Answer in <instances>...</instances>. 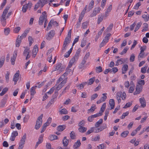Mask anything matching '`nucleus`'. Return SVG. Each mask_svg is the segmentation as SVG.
Returning a JSON list of instances; mask_svg holds the SVG:
<instances>
[{"label": "nucleus", "instance_id": "nucleus-4", "mask_svg": "<svg viewBox=\"0 0 149 149\" xmlns=\"http://www.w3.org/2000/svg\"><path fill=\"white\" fill-rule=\"evenodd\" d=\"M55 34V31L54 30L50 31L46 36V39L49 40H51L54 36Z\"/></svg>", "mask_w": 149, "mask_h": 149}, {"label": "nucleus", "instance_id": "nucleus-15", "mask_svg": "<svg viewBox=\"0 0 149 149\" xmlns=\"http://www.w3.org/2000/svg\"><path fill=\"white\" fill-rule=\"evenodd\" d=\"M109 104L111 107V108L110 110H111L113 109L115 107V102L114 99H111L109 102Z\"/></svg>", "mask_w": 149, "mask_h": 149}, {"label": "nucleus", "instance_id": "nucleus-36", "mask_svg": "<svg viewBox=\"0 0 149 149\" xmlns=\"http://www.w3.org/2000/svg\"><path fill=\"white\" fill-rule=\"evenodd\" d=\"M88 22H87V21L83 22L82 24V28L83 29H86L88 26Z\"/></svg>", "mask_w": 149, "mask_h": 149}, {"label": "nucleus", "instance_id": "nucleus-58", "mask_svg": "<svg viewBox=\"0 0 149 149\" xmlns=\"http://www.w3.org/2000/svg\"><path fill=\"white\" fill-rule=\"evenodd\" d=\"M10 32V30L9 28L5 29L4 30V33L6 35H8Z\"/></svg>", "mask_w": 149, "mask_h": 149}, {"label": "nucleus", "instance_id": "nucleus-59", "mask_svg": "<svg viewBox=\"0 0 149 149\" xmlns=\"http://www.w3.org/2000/svg\"><path fill=\"white\" fill-rule=\"evenodd\" d=\"M94 128L93 127H91L89 130L86 133V135H89L91 133L93 132Z\"/></svg>", "mask_w": 149, "mask_h": 149}, {"label": "nucleus", "instance_id": "nucleus-52", "mask_svg": "<svg viewBox=\"0 0 149 149\" xmlns=\"http://www.w3.org/2000/svg\"><path fill=\"white\" fill-rule=\"evenodd\" d=\"M52 20H51L49 22L48 26L46 30L47 31L50 30L51 29L52 26Z\"/></svg>", "mask_w": 149, "mask_h": 149}, {"label": "nucleus", "instance_id": "nucleus-40", "mask_svg": "<svg viewBox=\"0 0 149 149\" xmlns=\"http://www.w3.org/2000/svg\"><path fill=\"white\" fill-rule=\"evenodd\" d=\"M87 82H83L80 84H79L77 87H78V88L80 89H81L84 88V86L87 84Z\"/></svg>", "mask_w": 149, "mask_h": 149}, {"label": "nucleus", "instance_id": "nucleus-56", "mask_svg": "<svg viewBox=\"0 0 149 149\" xmlns=\"http://www.w3.org/2000/svg\"><path fill=\"white\" fill-rule=\"evenodd\" d=\"M129 114V112L128 111H126L125 113H123L122 116H121L120 118L122 119L124 118L125 117L127 116Z\"/></svg>", "mask_w": 149, "mask_h": 149}, {"label": "nucleus", "instance_id": "nucleus-24", "mask_svg": "<svg viewBox=\"0 0 149 149\" xmlns=\"http://www.w3.org/2000/svg\"><path fill=\"white\" fill-rule=\"evenodd\" d=\"M87 128L83 126L80 127L78 128L79 132L81 133L85 132L87 130Z\"/></svg>", "mask_w": 149, "mask_h": 149}, {"label": "nucleus", "instance_id": "nucleus-33", "mask_svg": "<svg viewBox=\"0 0 149 149\" xmlns=\"http://www.w3.org/2000/svg\"><path fill=\"white\" fill-rule=\"evenodd\" d=\"M106 106V103H104L102 104V107L101 108L100 110L99 111V112L101 113V114L102 115V113L104 112V110L105 109Z\"/></svg>", "mask_w": 149, "mask_h": 149}, {"label": "nucleus", "instance_id": "nucleus-6", "mask_svg": "<svg viewBox=\"0 0 149 149\" xmlns=\"http://www.w3.org/2000/svg\"><path fill=\"white\" fill-rule=\"evenodd\" d=\"M30 52V51L29 50V48L28 47L25 48V50L23 52V55L24 56H26V60H27L30 58V56L29 55Z\"/></svg>", "mask_w": 149, "mask_h": 149}, {"label": "nucleus", "instance_id": "nucleus-17", "mask_svg": "<svg viewBox=\"0 0 149 149\" xmlns=\"http://www.w3.org/2000/svg\"><path fill=\"white\" fill-rule=\"evenodd\" d=\"M81 145V143L80 140H78L76 142L74 143L73 146V148L74 149H77Z\"/></svg>", "mask_w": 149, "mask_h": 149}, {"label": "nucleus", "instance_id": "nucleus-63", "mask_svg": "<svg viewBox=\"0 0 149 149\" xmlns=\"http://www.w3.org/2000/svg\"><path fill=\"white\" fill-rule=\"evenodd\" d=\"M134 90V85L131 86L129 89V92L130 93H132Z\"/></svg>", "mask_w": 149, "mask_h": 149}, {"label": "nucleus", "instance_id": "nucleus-22", "mask_svg": "<svg viewBox=\"0 0 149 149\" xmlns=\"http://www.w3.org/2000/svg\"><path fill=\"white\" fill-rule=\"evenodd\" d=\"M22 40L21 38H19V36H18L16 42V47H18L19 46L22 41Z\"/></svg>", "mask_w": 149, "mask_h": 149}, {"label": "nucleus", "instance_id": "nucleus-48", "mask_svg": "<svg viewBox=\"0 0 149 149\" xmlns=\"http://www.w3.org/2000/svg\"><path fill=\"white\" fill-rule=\"evenodd\" d=\"M46 124L47 123H45L43 125V126L41 130V133H42V132H43L46 129L47 127L48 126Z\"/></svg>", "mask_w": 149, "mask_h": 149}, {"label": "nucleus", "instance_id": "nucleus-64", "mask_svg": "<svg viewBox=\"0 0 149 149\" xmlns=\"http://www.w3.org/2000/svg\"><path fill=\"white\" fill-rule=\"evenodd\" d=\"M138 84H139L138 85L142 86L145 84L144 81L142 80H139L138 82Z\"/></svg>", "mask_w": 149, "mask_h": 149}, {"label": "nucleus", "instance_id": "nucleus-53", "mask_svg": "<svg viewBox=\"0 0 149 149\" xmlns=\"http://www.w3.org/2000/svg\"><path fill=\"white\" fill-rule=\"evenodd\" d=\"M6 100H3L1 101V104L0 105V107H4L6 102Z\"/></svg>", "mask_w": 149, "mask_h": 149}, {"label": "nucleus", "instance_id": "nucleus-11", "mask_svg": "<svg viewBox=\"0 0 149 149\" xmlns=\"http://www.w3.org/2000/svg\"><path fill=\"white\" fill-rule=\"evenodd\" d=\"M38 51V48L37 45H35L34 47V48L32 50V56L33 58H35Z\"/></svg>", "mask_w": 149, "mask_h": 149}, {"label": "nucleus", "instance_id": "nucleus-57", "mask_svg": "<svg viewBox=\"0 0 149 149\" xmlns=\"http://www.w3.org/2000/svg\"><path fill=\"white\" fill-rule=\"evenodd\" d=\"M90 55V54L89 52H88L85 55V56H84L83 60L86 61L87 60L89 57Z\"/></svg>", "mask_w": 149, "mask_h": 149}, {"label": "nucleus", "instance_id": "nucleus-25", "mask_svg": "<svg viewBox=\"0 0 149 149\" xmlns=\"http://www.w3.org/2000/svg\"><path fill=\"white\" fill-rule=\"evenodd\" d=\"M48 0H40L38 2L40 4L41 8H42L44 5L47 4Z\"/></svg>", "mask_w": 149, "mask_h": 149}, {"label": "nucleus", "instance_id": "nucleus-54", "mask_svg": "<svg viewBox=\"0 0 149 149\" xmlns=\"http://www.w3.org/2000/svg\"><path fill=\"white\" fill-rule=\"evenodd\" d=\"M82 19H81V18H79L78 19V21L77 22L76 24V28H79L80 26V24H81V22L82 21Z\"/></svg>", "mask_w": 149, "mask_h": 149}, {"label": "nucleus", "instance_id": "nucleus-16", "mask_svg": "<svg viewBox=\"0 0 149 149\" xmlns=\"http://www.w3.org/2000/svg\"><path fill=\"white\" fill-rule=\"evenodd\" d=\"M93 127V128H94L93 132H94L95 133L99 132L100 131H102L105 128V127H102V126H101L100 127L97 128H96V127Z\"/></svg>", "mask_w": 149, "mask_h": 149}, {"label": "nucleus", "instance_id": "nucleus-47", "mask_svg": "<svg viewBox=\"0 0 149 149\" xmlns=\"http://www.w3.org/2000/svg\"><path fill=\"white\" fill-rule=\"evenodd\" d=\"M95 70L97 73L100 72L102 71V67L100 66L96 67Z\"/></svg>", "mask_w": 149, "mask_h": 149}, {"label": "nucleus", "instance_id": "nucleus-5", "mask_svg": "<svg viewBox=\"0 0 149 149\" xmlns=\"http://www.w3.org/2000/svg\"><path fill=\"white\" fill-rule=\"evenodd\" d=\"M65 68V66L62 65L61 63H58L56 65L55 70H59V71L62 72L64 70Z\"/></svg>", "mask_w": 149, "mask_h": 149}, {"label": "nucleus", "instance_id": "nucleus-32", "mask_svg": "<svg viewBox=\"0 0 149 149\" xmlns=\"http://www.w3.org/2000/svg\"><path fill=\"white\" fill-rule=\"evenodd\" d=\"M73 47H72L67 52H66L65 55L64 57L66 58L68 57L70 55V54L72 52Z\"/></svg>", "mask_w": 149, "mask_h": 149}, {"label": "nucleus", "instance_id": "nucleus-41", "mask_svg": "<svg viewBox=\"0 0 149 149\" xmlns=\"http://www.w3.org/2000/svg\"><path fill=\"white\" fill-rule=\"evenodd\" d=\"M58 137L57 136L54 135H51L49 136V139L51 141L57 139Z\"/></svg>", "mask_w": 149, "mask_h": 149}, {"label": "nucleus", "instance_id": "nucleus-45", "mask_svg": "<svg viewBox=\"0 0 149 149\" xmlns=\"http://www.w3.org/2000/svg\"><path fill=\"white\" fill-rule=\"evenodd\" d=\"M8 89L7 88H5L2 90L1 92L0 93V95L1 96H3L8 91Z\"/></svg>", "mask_w": 149, "mask_h": 149}, {"label": "nucleus", "instance_id": "nucleus-61", "mask_svg": "<svg viewBox=\"0 0 149 149\" xmlns=\"http://www.w3.org/2000/svg\"><path fill=\"white\" fill-rule=\"evenodd\" d=\"M135 56L134 54H132L130 57V60L131 62H133L135 59Z\"/></svg>", "mask_w": 149, "mask_h": 149}, {"label": "nucleus", "instance_id": "nucleus-46", "mask_svg": "<svg viewBox=\"0 0 149 149\" xmlns=\"http://www.w3.org/2000/svg\"><path fill=\"white\" fill-rule=\"evenodd\" d=\"M103 17L102 15H99L97 23L99 24L101 22H102L103 19Z\"/></svg>", "mask_w": 149, "mask_h": 149}, {"label": "nucleus", "instance_id": "nucleus-29", "mask_svg": "<svg viewBox=\"0 0 149 149\" xmlns=\"http://www.w3.org/2000/svg\"><path fill=\"white\" fill-rule=\"evenodd\" d=\"M94 5V1L91 0L88 5V11H90L93 8Z\"/></svg>", "mask_w": 149, "mask_h": 149}, {"label": "nucleus", "instance_id": "nucleus-13", "mask_svg": "<svg viewBox=\"0 0 149 149\" xmlns=\"http://www.w3.org/2000/svg\"><path fill=\"white\" fill-rule=\"evenodd\" d=\"M139 102L141 104L142 107L144 108L146 106V102L145 100L144 97L140 98Z\"/></svg>", "mask_w": 149, "mask_h": 149}, {"label": "nucleus", "instance_id": "nucleus-18", "mask_svg": "<svg viewBox=\"0 0 149 149\" xmlns=\"http://www.w3.org/2000/svg\"><path fill=\"white\" fill-rule=\"evenodd\" d=\"M128 69V66L127 64H125L122 68V73L123 74H125Z\"/></svg>", "mask_w": 149, "mask_h": 149}, {"label": "nucleus", "instance_id": "nucleus-30", "mask_svg": "<svg viewBox=\"0 0 149 149\" xmlns=\"http://www.w3.org/2000/svg\"><path fill=\"white\" fill-rule=\"evenodd\" d=\"M5 59L4 56H1L0 58V68H1L4 64Z\"/></svg>", "mask_w": 149, "mask_h": 149}, {"label": "nucleus", "instance_id": "nucleus-8", "mask_svg": "<svg viewBox=\"0 0 149 149\" xmlns=\"http://www.w3.org/2000/svg\"><path fill=\"white\" fill-rule=\"evenodd\" d=\"M143 88V86L139 85H137L136 87V91L134 93V95L139 94L141 92Z\"/></svg>", "mask_w": 149, "mask_h": 149}, {"label": "nucleus", "instance_id": "nucleus-55", "mask_svg": "<svg viewBox=\"0 0 149 149\" xmlns=\"http://www.w3.org/2000/svg\"><path fill=\"white\" fill-rule=\"evenodd\" d=\"M28 40L29 42V45L31 46L33 42V40L31 36H29Z\"/></svg>", "mask_w": 149, "mask_h": 149}, {"label": "nucleus", "instance_id": "nucleus-20", "mask_svg": "<svg viewBox=\"0 0 149 149\" xmlns=\"http://www.w3.org/2000/svg\"><path fill=\"white\" fill-rule=\"evenodd\" d=\"M69 43L64 41L62 50V52H65Z\"/></svg>", "mask_w": 149, "mask_h": 149}, {"label": "nucleus", "instance_id": "nucleus-3", "mask_svg": "<svg viewBox=\"0 0 149 149\" xmlns=\"http://www.w3.org/2000/svg\"><path fill=\"white\" fill-rule=\"evenodd\" d=\"M46 14V12L45 11H44L42 13V15L39 18L38 23L39 25H42L43 24V22L45 20L46 18H47V16L45 15Z\"/></svg>", "mask_w": 149, "mask_h": 149}, {"label": "nucleus", "instance_id": "nucleus-10", "mask_svg": "<svg viewBox=\"0 0 149 149\" xmlns=\"http://www.w3.org/2000/svg\"><path fill=\"white\" fill-rule=\"evenodd\" d=\"M17 51H15L14 52L13 54V57L11 58V64L14 65L15 64V61L17 56Z\"/></svg>", "mask_w": 149, "mask_h": 149}, {"label": "nucleus", "instance_id": "nucleus-21", "mask_svg": "<svg viewBox=\"0 0 149 149\" xmlns=\"http://www.w3.org/2000/svg\"><path fill=\"white\" fill-rule=\"evenodd\" d=\"M65 126L64 125H59L57 127V130L58 131H62L65 128Z\"/></svg>", "mask_w": 149, "mask_h": 149}, {"label": "nucleus", "instance_id": "nucleus-44", "mask_svg": "<svg viewBox=\"0 0 149 149\" xmlns=\"http://www.w3.org/2000/svg\"><path fill=\"white\" fill-rule=\"evenodd\" d=\"M142 24V23L141 22H139L137 24L134 30L135 32L137 31L140 28Z\"/></svg>", "mask_w": 149, "mask_h": 149}, {"label": "nucleus", "instance_id": "nucleus-34", "mask_svg": "<svg viewBox=\"0 0 149 149\" xmlns=\"http://www.w3.org/2000/svg\"><path fill=\"white\" fill-rule=\"evenodd\" d=\"M142 17L143 19L145 22H147L149 19V15L144 14L142 15Z\"/></svg>", "mask_w": 149, "mask_h": 149}, {"label": "nucleus", "instance_id": "nucleus-60", "mask_svg": "<svg viewBox=\"0 0 149 149\" xmlns=\"http://www.w3.org/2000/svg\"><path fill=\"white\" fill-rule=\"evenodd\" d=\"M141 2H139L137 3L134 6V9L136 10L138 9L139 6H140L141 5Z\"/></svg>", "mask_w": 149, "mask_h": 149}, {"label": "nucleus", "instance_id": "nucleus-9", "mask_svg": "<svg viewBox=\"0 0 149 149\" xmlns=\"http://www.w3.org/2000/svg\"><path fill=\"white\" fill-rule=\"evenodd\" d=\"M10 7V6H6V8L3 12L1 18H2L3 19H6V15Z\"/></svg>", "mask_w": 149, "mask_h": 149}, {"label": "nucleus", "instance_id": "nucleus-28", "mask_svg": "<svg viewBox=\"0 0 149 149\" xmlns=\"http://www.w3.org/2000/svg\"><path fill=\"white\" fill-rule=\"evenodd\" d=\"M26 139V133H25L22 137L19 143L24 144Z\"/></svg>", "mask_w": 149, "mask_h": 149}, {"label": "nucleus", "instance_id": "nucleus-14", "mask_svg": "<svg viewBox=\"0 0 149 149\" xmlns=\"http://www.w3.org/2000/svg\"><path fill=\"white\" fill-rule=\"evenodd\" d=\"M122 95V92L121 91L118 92L116 93V98L118 103L121 102V97Z\"/></svg>", "mask_w": 149, "mask_h": 149}, {"label": "nucleus", "instance_id": "nucleus-49", "mask_svg": "<svg viewBox=\"0 0 149 149\" xmlns=\"http://www.w3.org/2000/svg\"><path fill=\"white\" fill-rule=\"evenodd\" d=\"M70 137L72 139H76V136L74 131H72L70 133Z\"/></svg>", "mask_w": 149, "mask_h": 149}, {"label": "nucleus", "instance_id": "nucleus-43", "mask_svg": "<svg viewBox=\"0 0 149 149\" xmlns=\"http://www.w3.org/2000/svg\"><path fill=\"white\" fill-rule=\"evenodd\" d=\"M80 50L79 49H78L77 51L74 56L73 57L77 60L78 58L79 55L80 53Z\"/></svg>", "mask_w": 149, "mask_h": 149}, {"label": "nucleus", "instance_id": "nucleus-26", "mask_svg": "<svg viewBox=\"0 0 149 149\" xmlns=\"http://www.w3.org/2000/svg\"><path fill=\"white\" fill-rule=\"evenodd\" d=\"M103 122V119L102 118L100 119L97 122H96L95 124V126L96 127H98L100 126Z\"/></svg>", "mask_w": 149, "mask_h": 149}, {"label": "nucleus", "instance_id": "nucleus-62", "mask_svg": "<svg viewBox=\"0 0 149 149\" xmlns=\"http://www.w3.org/2000/svg\"><path fill=\"white\" fill-rule=\"evenodd\" d=\"M148 68V66H146L141 68V72L143 73H145L146 72V69Z\"/></svg>", "mask_w": 149, "mask_h": 149}, {"label": "nucleus", "instance_id": "nucleus-51", "mask_svg": "<svg viewBox=\"0 0 149 149\" xmlns=\"http://www.w3.org/2000/svg\"><path fill=\"white\" fill-rule=\"evenodd\" d=\"M144 54V52H140V53L139 54L138 57V60H139V61H140L141 58H143Z\"/></svg>", "mask_w": 149, "mask_h": 149}, {"label": "nucleus", "instance_id": "nucleus-23", "mask_svg": "<svg viewBox=\"0 0 149 149\" xmlns=\"http://www.w3.org/2000/svg\"><path fill=\"white\" fill-rule=\"evenodd\" d=\"M96 109V106L95 104H93L90 109L88 110V113L90 112H93Z\"/></svg>", "mask_w": 149, "mask_h": 149}, {"label": "nucleus", "instance_id": "nucleus-2", "mask_svg": "<svg viewBox=\"0 0 149 149\" xmlns=\"http://www.w3.org/2000/svg\"><path fill=\"white\" fill-rule=\"evenodd\" d=\"M111 36V34L110 33L107 34L106 36L104 37L100 45V47H102L104 46L108 42L109 40V38Z\"/></svg>", "mask_w": 149, "mask_h": 149}, {"label": "nucleus", "instance_id": "nucleus-27", "mask_svg": "<svg viewBox=\"0 0 149 149\" xmlns=\"http://www.w3.org/2000/svg\"><path fill=\"white\" fill-rule=\"evenodd\" d=\"M55 101L54 99H51L47 104L46 107L47 108H49L51 105L54 104Z\"/></svg>", "mask_w": 149, "mask_h": 149}, {"label": "nucleus", "instance_id": "nucleus-31", "mask_svg": "<svg viewBox=\"0 0 149 149\" xmlns=\"http://www.w3.org/2000/svg\"><path fill=\"white\" fill-rule=\"evenodd\" d=\"M37 87V86H35L32 87L31 89V95H33L35 94L36 92L35 89Z\"/></svg>", "mask_w": 149, "mask_h": 149}, {"label": "nucleus", "instance_id": "nucleus-1", "mask_svg": "<svg viewBox=\"0 0 149 149\" xmlns=\"http://www.w3.org/2000/svg\"><path fill=\"white\" fill-rule=\"evenodd\" d=\"M43 117V114H42L39 116L37 119L36 122V124L35 126V128L36 130L38 129L42 123V118Z\"/></svg>", "mask_w": 149, "mask_h": 149}, {"label": "nucleus", "instance_id": "nucleus-35", "mask_svg": "<svg viewBox=\"0 0 149 149\" xmlns=\"http://www.w3.org/2000/svg\"><path fill=\"white\" fill-rule=\"evenodd\" d=\"M113 23L110 24L109 25V26L105 30V31H106L107 32H110L112 29L113 27Z\"/></svg>", "mask_w": 149, "mask_h": 149}, {"label": "nucleus", "instance_id": "nucleus-39", "mask_svg": "<svg viewBox=\"0 0 149 149\" xmlns=\"http://www.w3.org/2000/svg\"><path fill=\"white\" fill-rule=\"evenodd\" d=\"M86 61H84L83 60L79 64V69H82L84 66V64L86 63Z\"/></svg>", "mask_w": 149, "mask_h": 149}, {"label": "nucleus", "instance_id": "nucleus-50", "mask_svg": "<svg viewBox=\"0 0 149 149\" xmlns=\"http://www.w3.org/2000/svg\"><path fill=\"white\" fill-rule=\"evenodd\" d=\"M30 118V116L29 115H27L24 117L23 119V122L24 123H26L27 122L28 120Z\"/></svg>", "mask_w": 149, "mask_h": 149}, {"label": "nucleus", "instance_id": "nucleus-12", "mask_svg": "<svg viewBox=\"0 0 149 149\" xmlns=\"http://www.w3.org/2000/svg\"><path fill=\"white\" fill-rule=\"evenodd\" d=\"M19 71L18 70L14 74L13 78V81L15 82V84L19 79Z\"/></svg>", "mask_w": 149, "mask_h": 149}, {"label": "nucleus", "instance_id": "nucleus-37", "mask_svg": "<svg viewBox=\"0 0 149 149\" xmlns=\"http://www.w3.org/2000/svg\"><path fill=\"white\" fill-rule=\"evenodd\" d=\"M95 79V77H93L91 78H90L88 81V85H91L94 82Z\"/></svg>", "mask_w": 149, "mask_h": 149}, {"label": "nucleus", "instance_id": "nucleus-38", "mask_svg": "<svg viewBox=\"0 0 149 149\" xmlns=\"http://www.w3.org/2000/svg\"><path fill=\"white\" fill-rule=\"evenodd\" d=\"M59 112L61 114H66L68 113V111L64 108L63 109L60 111Z\"/></svg>", "mask_w": 149, "mask_h": 149}, {"label": "nucleus", "instance_id": "nucleus-19", "mask_svg": "<svg viewBox=\"0 0 149 149\" xmlns=\"http://www.w3.org/2000/svg\"><path fill=\"white\" fill-rule=\"evenodd\" d=\"M69 140L66 139V137L65 136L64 137L63 139V146L65 147H66L68 144Z\"/></svg>", "mask_w": 149, "mask_h": 149}, {"label": "nucleus", "instance_id": "nucleus-7", "mask_svg": "<svg viewBox=\"0 0 149 149\" xmlns=\"http://www.w3.org/2000/svg\"><path fill=\"white\" fill-rule=\"evenodd\" d=\"M101 10V8L98 7L95 9L93 11V13H91L90 16L91 17H93L95 16L97 14L99 13Z\"/></svg>", "mask_w": 149, "mask_h": 149}, {"label": "nucleus", "instance_id": "nucleus-42", "mask_svg": "<svg viewBox=\"0 0 149 149\" xmlns=\"http://www.w3.org/2000/svg\"><path fill=\"white\" fill-rule=\"evenodd\" d=\"M129 133V132L127 131H125L122 133L121 134V136L123 138L126 137L128 135Z\"/></svg>", "mask_w": 149, "mask_h": 149}]
</instances>
